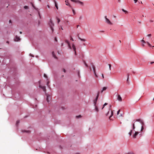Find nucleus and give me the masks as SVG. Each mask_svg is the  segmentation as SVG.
Masks as SVG:
<instances>
[{
  "label": "nucleus",
  "mask_w": 154,
  "mask_h": 154,
  "mask_svg": "<svg viewBox=\"0 0 154 154\" xmlns=\"http://www.w3.org/2000/svg\"><path fill=\"white\" fill-rule=\"evenodd\" d=\"M117 100L120 102L122 101V98L119 94H118Z\"/></svg>",
  "instance_id": "nucleus-9"
},
{
  "label": "nucleus",
  "mask_w": 154,
  "mask_h": 154,
  "mask_svg": "<svg viewBox=\"0 0 154 154\" xmlns=\"http://www.w3.org/2000/svg\"><path fill=\"white\" fill-rule=\"evenodd\" d=\"M92 67H93V68L94 73H95L96 72L95 68V66H94V65H92Z\"/></svg>",
  "instance_id": "nucleus-18"
},
{
  "label": "nucleus",
  "mask_w": 154,
  "mask_h": 154,
  "mask_svg": "<svg viewBox=\"0 0 154 154\" xmlns=\"http://www.w3.org/2000/svg\"><path fill=\"white\" fill-rule=\"evenodd\" d=\"M9 23H11V20H10L9 21Z\"/></svg>",
  "instance_id": "nucleus-51"
},
{
  "label": "nucleus",
  "mask_w": 154,
  "mask_h": 154,
  "mask_svg": "<svg viewBox=\"0 0 154 154\" xmlns=\"http://www.w3.org/2000/svg\"><path fill=\"white\" fill-rule=\"evenodd\" d=\"M121 0H118L119 2H120Z\"/></svg>",
  "instance_id": "nucleus-60"
},
{
  "label": "nucleus",
  "mask_w": 154,
  "mask_h": 154,
  "mask_svg": "<svg viewBox=\"0 0 154 154\" xmlns=\"http://www.w3.org/2000/svg\"><path fill=\"white\" fill-rule=\"evenodd\" d=\"M54 3L55 4V6L56 7V8L58 10V8L57 5V2H56L55 0H54Z\"/></svg>",
  "instance_id": "nucleus-13"
},
{
  "label": "nucleus",
  "mask_w": 154,
  "mask_h": 154,
  "mask_svg": "<svg viewBox=\"0 0 154 154\" xmlns=\"http://www.w3.org/2000/svg\"><path fill=\"white\" fill-rule=\"evenodd\" d=\"M104 106H104V105H103V107L102 108V109H103V108H104Z\"/></svg>",
  "instance_id": "nucleus-55"
},
{
  "label": "nucleus",
  "mask_w": 154,
  "mask_h": 154,
  "mask_svg": "<svg viewBox=\"0 0 154 154\" xmlns=\"http://www.w3.org/2000/svg\"><path fill=\"white\" fill-rule=\"evenodd\" d=\"M102 77L103 79H104V75H103V74H102Z\"/></svg>",
  "instance_id": "nucleus-48"
},
{
  "label": "nucleus",
  "mask_w": 154,
  "mask_h": 154,
  "mask_svg": "<svg viewBox=\"0 0 154 154\" xmlns=\"http://www.w3.org/2000/svg\"><path fill=\"white\" fill-rule=\"evenodd\" d=\"M141 42H143V43H146V42L145 41H144L143 39H142L141 40Z\"/></svg>",
  "instance_id": "nucleus-35"
},
{
  "label": "nucleus",
  "mask_w": 154,
  "mask_h": 154,
  "mask_svg": "<svg viewBox=\"0 0 154 154\" xmlns=\"http://www.w3.org/2000/svg\"><path fill=\"white\" fill-rule=\"evenodd\" d=\"M134 3H136L137 2V0H134Z\"/></svg>",
  "instance_id": "nucleus-44"
},
{
  "label": "nucleus",
  "mask_w": 154,
  "mask_h": 154,
  "mask_svg": "<svg viewBox=\"0 0 154 154\" xmlns=\"http://www.w3.org/2000/svg\"><path fill=\"white\" fill-rule=\"evenodd\" d=\"M49 83V82H48L47 83V85L48 86V84Z\"/></svg>",
  "instance_id": "nucleus-57"
},
{
  "label": "nucleus",
  "mask_w": 154,
  "mask_h": 154,
  "mask_svg": "<svg viewBox=\"0 0 154 154\" xmlns=\"http://www.w3.org/2000/svg\"><path fill=\"white\" fill-rule=\"evenodd\" d=\"M142 46H143V47H144V44H142Z\"/></svg>",
  "instance_id": "nucleus-59"
},
{
  "label": "nucleus",
  "mask_w": 154,
  "mask_h": 154,
  "mask_svg": "<svg viewBox=\"0 0 154 154\" xmlns=\"http://www.w3.org/2000/svg\"><path fill=\"white\" fill-rule=\"evenodd\" d=\"M21 131L23 133H25L27 134H30V131L29 130H22Z\"/></svg>",
  "instance_id": "nucleus-6"
},
{
  "label": "nucleus",
  "mask_w": 154,
  "mask_h": 154,
  "mask_svg": "<svg viewBox=\"0 0 154 154\" xmlns=\"http://www.w3.org/2000/svg\"><path fill=\"white\" fill-rule=\"evenodd\" d=\"M70 40L73 41L74 40L73 38L72 37H71Z\"/></svg>",
  "instance_id": "nucleus-49"
},
{
  "label": "nucleus",
  "mask_w": 154,
  "mask_h": 154,
  "mask_svg": "<svg viewBox=\"0 0 154 154\" xmlns=\"http://www.w3.org/2000/svg\"><path fill=\"white\" fill-rule=\"evenodd\" d=\"M20 40V38L17 35H16L15 38L14 39V40L15 41H18Z\"/></svg>",
  "instance_id": "nucleus-7"
},
{
  "label": "nucleus",
  "mask_w": 154,
  "mask_h": 154,
  "mask_svg": "<svg viewBox=\"0 0 154 154\" xmlns=\"http://www.w3.org/2000/svg\"><path fill=\"white\" fill-rule=\"evenodd\" d=\"M72 48L73 50L74 51L75 54V55H76V47L74 44H72Z\"/></svg>",
  "instance_id": "nucleus-5"
},
{
  "label": "nucleus",
  "mask_w": 154,
  "mask_h": 154,
  "mask_svg": "<svg viewBox=\"0 0 154 154\" xmlns=\"http://www.w3.org/2000/svg\"><path fill=\"white\" fill-rule=\"evenodd\" d=\"M78 75L79 76V71H78Z\"/></svg>",
  "instance_id": "nucleus-54"
},
{
  "label": "nucleus",
  "mask_w": 154,
  "mask_h": 154,
  "mask_svg": "<svg viewBox=\"0 0 154 154\" xmlns=\"http://www.w3.org/2000/svg\"><path fill=\"white\" fill-rule=\"evenodd\" d=\"M20 34H21L22 33V32H21V31H20Z\"/></svg>",
  "instance_id": "nucleus-58"
},
{
  "label": "nucleus",
  "mask_w": 154,
  "mask_h": 154,
  "mask_svg": "<svg viewBox=\"0 0 154 154\" xmlns=\"http://www.w3.org/2000/svg\"><path fill=\"white\" fill-rule=\"evenodd\" d=\"M82 18V17L81 16H80V17H79V19L80 20H81Z\"/></svg>",
  "instance_id": "nucleus-45"
},
{
  "label": "nucleus",
  "mask_w": 154,
  "mask_h": 154,
  "mask_svg": "<svg viewBox=\"0 0 154 154\" xmlns=\"http://www.w3.org/2000/svg\"><path fill=\"white\" fill-rule=\"evenodd\" d=\"M120 109H119V110L117 112V114L118 115L119 114V112H120Z\"/></svg>",
  "instance_id": "nucleus-37"
},
{
  "label": "nucleus",
  "mask_w": 154,
  "mask_h": 154,
  "mask_svg": "<svg viewBox=\"0 0 154 154\" xmlns=\"http://www.w3.org/2000/svg\"><path fill=\"white\" fill-rule=\"evenodd\" d=\"M154 63V62H151L150 63V64H152V63Z\"/></svg>",
  "instance_id": "nucleus-53"
},
{
  "label": "nucleus",
  "mask_w": 154,
  "mask_h": 154,
  "mask_svg": "<svg viewBox=\"0 0 154 154\" xmlns=\"http://www.w3.org/2000/svg\"><path fill=\"white\" fill-rule=\"evenodd\" d=\"M65 42L66 43H67L68 44V47H69V48L70 49H72V47H71V45H70V44L68 42V41H67V40H66L65 41Z\"/></svg>",
  "instance_id": "nucleus-11"
},
{
  "label": "nucleus",
  "mask_w": 154,
  "mask_h": 154,
  "mask_svg": "<svg viewBox=\"0 0 154 154\" xmlns=\"http://www.w3.org/2000/svg\"><path fill=\"white\" fill-rule=\"evenodd\" d=\"M139 133V132L138 131H135V133L133 135H137Z\"/></svg>",
  "instance_id": "nucleus-24"
},
{
  "label": "nucleus",
  "mask_w": 154,
  "mask_h": 154,
  "mask_svg": "<svg viewBox=\"0 0 154 154\" xmlns=\"http://www.w3.org/2000/svg\"><path fill=\"white\" fill-rule=\"evenodd\" d=\"M146 43H147V44L148 45L150 46V47H151V45H150V44L148 42H146Z\"/></svg>",
  "instance_id": "nucleus-28"
},
{
  "label": "nucleus",
  "mask_w": 154,
  "mask_h": 154,
  "mask_svg": "<svg viewBox=\"0 0 154 154\" xmlns=\"http://www.w3.org/2000/svg\"><path fill=\"white\" fill-rule=\"evenodd\" d=\"M50 97V96H47V100L48 102H49V97Z\"/></svg>",
  "instance_id": "nucleus-20"
},
{
  "label": "nucleus",
  "mask_w": 154,
  "mask_h": 154,
  "mask_svg": "<svg viewBox=\"0 0 154 154\" xmlns=\"http://www.w3.org/2000/svg\"><path fill=\"white\" fill-rule=\"evenodd\" d=\"M105 19H106V22L107 23L111 25H112V23H111L109 20L107 18L106 16L105 17Z\"/></svg>",
  "instance_id": "nucleus-4"
},
{
  "label": "nucleus",
  "mask_w": 154,
  "mask_h": 154,
  "mask_svg": "<svg viewBox=\"0 0 154 154\" xmlns=\"http://www.w3.org/2000/svg\"><path fill=\"white\" fill-rule=\"evenodd\" d=\"M47 7L48 8H50V6L48 5H47Z\"/></svg>",
  "instance_id": "nucleus-56"
},
{
  "label": "nucleus",
  "mask_w": 154,
  "mask_h": 154,
  "mask_svg": "<svg viewBox=\"0 0 154 154\" xmlns=\"http://www.w3.org/2000/svg\"><path fill=\"white\" fill-rule=\"evenodd\" d=\"M151 36V34H149L147 35V36L148 37H150Z\"/></svg>",
  "instance_id": "nucleus-42"
},
{
  "label": "nucleus",
  "mask_w": 154,
  "mask_h": 154,
  "mask_svg": "<svg viewBox=\"0 0 154 154\" xmlns=\"http://www.w3.org/2000/svg\"><path fill=\"white\" fill-rule=\"evenodd\" d=\"M72 12H73V13L74 14H75V10L72 8Z\"/></svg>",
  "instance_id": "nucleus-30"
},
{
  "label": "nucleus",
  "mask_w": 154,
  "mask_h": 154,
  "mask_svg": "<svg viewBox=\"0 0 154 154\" xmlns=\"http://www.w3.org/2000/svg\"><path fill=\"white\" fill-rule=\"evenodd\" d=\"M81 117V116L80 115H79V116H76V118H80Z\"/></svg>",
  "instance_id": "nucleus-32"
},
{
  "label": "nucleus",
  "mask_w": 154,
  "mask_h": 154,
  "mask_svg": "<svg viewBox=\"0 0 154 154\" xmlns=\"http://www.w3.org/2000/svg\"><path fill=\"white\" fill-rule=\"evenodd\" d=\"M44 76L45 77V78H48V77L47 75L45 74H44Z\"/></svg>",
  "instance_id": "nucleus-31"
},
{
  "label": "nucleus",
  "mask_w": 154,
  "mask_h": 154,
  "mask_svg": "<svg viewBox=\"0 0 154 154\" xmlns=\"http://www.w3.org/2000/svg\"><path fill=\"white\" fill-rule=\"evenodd\" d=\"M99 93H100L98 91L97 93V95L95 99L94 100V106H95V105H96V104L97 103V100L98 98L99 97Z\"/></svg>",
  "instance_id": "nucleus-3"
},
{
  "label": "nucleus",
  "mask_w": 154,
  "mask_h": 154,
  "mask_svg": "<svg viewBox=\"0 0 154 154\" xmlns=\"http://www.w3.org/2000/svg\"><path fill=\"white\" fill-rule=\"evenodd\" d=\"M109 112H108V113H107L106 115V116H108V114H109Z\"/></svg>",
  "instance_id": "nucleus-52"
},
{
  "label": "nucleus",
  "mask_w": 154,
  "mask_h": 154,
  "mask_svg": "<svg viewBox=\"0 0 154 154\" xmlns=\"http://www.w3.org/2000/svg\"><path fill=\"white\" fill-rule=\"evenodd\" d=\"M72 2L75 3H78L80 4L81 5L84 6V3L83 2L76 0H70Z\"/></svg>",
  "instance_id": "nucleus-2"
},
{
  "label": "nucleus",
  "mask_w": 154,
  "mask_h": 154,
  "mask_svg": "<svg viewBox=\"0 0 154 154\" xmlns=\"http://www.w3.org/2000/svg\"><path fill=\"white\" fill-rule=\"evenodd\" d=\"M24 8L25 9H28L29 8V7L28 6H25L24 7Z\"/></svg>",
  "instance_id": "nucleus-26"
},
{
  "label": "nucleus",
  "mask_w": 154,
  "mask_h": 154,
  "mask_svg": "<svg viewBox=\"0 0 154 154\" xmlns=\"http://www.w3.org/2000/svg\"><path fill=\"white\" fill-rule=\"evenodd\" d=\"M129 74L128 73V74H127L128 78H127V81H128V79H129Z\"/></svg>",
  "instance_id": "nucleus-34"
},
{
  "label": "nucleus",
  "mask_w": 154,
  "mask_h": 154,
  "mask_svg": "<svg viewBox=\"0 0 154 154\" xmlns=\"http://www.w3.org/2000/svg\"><path fill=\"white\" fill-rule=\"evenodd\" d=\"M127 154H134L133 152H129Z\"/></svg>",
  "instance_id": "nucleus-41"
},
{
  "label": "nucleus",
  "mask_w": 154,
  "mask_h": 154,
  "mask_svg": "<svg viewBox=\"0 0 154 154\" xmlns=\"http://www.w3.org/2000/svg\"><path fill=\"white\" fill-rule=\"evenodd\" d=\"M140 3H141V4H143L142 2H141H141H140Z\"/></svg>",
  "instance_id": "nucleus-62"
},
{
  "label": "nucleus",
  "mask_w": 154,
  "mask_h": 154,
  "mask_svg": "<svg viewBox=\"0 0 154 154\" xmlns=\"http://www.w3.org/2000/svg\"><path fill=\"white\" fill-rule=\"evenodd\" d=\"M107 104H107V103H104V104L103 105H104V106H105L106 105H107Z\"/></svg>",
  "instance_id": "nucleus-47"
},
{
  "label": "nucleus",
  "mask_w": 154,
  "mask_h": 154,
  "mask_svg": "<svg viewBox=\"0 0 154 154\" xmlns=\"http://www.w3.org/2000/svg\"><path fill=\"white\" fill-rule=\"evenodd\" d=\"M113 111H111V116L109 117V119H110V118L113 115Z\"/></svg>",
  "instance_id": "nucleus-21"
},
{
  "label": "nucleus",
  "mask_w": 154,
  "mask_h": 154,
  "mask_svg": "<svg viewBox=\"0 0 154 154\" xmlns=\"http://www.w3.org/2000/svg\"><path fill=\"white\" fill-rule=\"evenodd\" d=\"M62 77H64V75H62Z\"/></svg>",
  "instance_id": "nucleus-64"
},
{
  "label": "nucleus",
  "mask_w": 154,
  "mask_h": 154,
  "mask_svg": "<svg viewBox=\"0 0 154 154\" xmlns=\"http://www.w3.org/2000/svg\"><path fill=\"white\" fill-rule=\"evenodd\" d=\"M133 129H134L135 128V126H134V123L133 125Z\"/></svg>",
  "instance_id": "nucleus-38"
},
{
  "label": "nucleus",
  "mask_w": 154,
  "mask_h": 154,
  "mask_svg": "<svg viewBox=\"0 0 154 154\" xmlns=\"http://www.w3.org/2000/svg\"><path fill=\"white\" fill-rule=\"evenodd\" d=\"M48 24L53 32L54 31V29L53 27L54 26V24L51 19H50L48 23Z\"/></svg>",
  "instance_id": "nucleus-1"
},
{
  "label": "nucleus",
  "mask_w": 154,
  "mask_h": 154,
  "mask_svg": "<svg viewBox=\"0 0 154 154\" xmlns=\"http://www.w3.org/2000/svg\"><path fill=\"white\" fill-rule=\"evenodd\" d=\"M56 19H57V23H59L60 22V19H59L57 17L56 18Z\"/></svg>",
  "instance_id": "nucleus-22"
},
{
  "label": "nucleus",
  "mask_w": 154,
  "mask_h": 154,
  "mask_svg": "<svg viewBox=\"0 0 154 154\" xmlns=\"http://www.w3.org/2000/svg\"><path fill=\"white\" fill-rule=\"evenodd\" d=\"M84 63H85V66H86V67H88V65L87 64V63H86L85 62H84Z\"/></svg>",
  "instance_id": "nucleus-43"
},
{
  "label": "nucleus",
  "mask_w": 154,
  "mask_h": 154,
  "mask_svg": "<svg viewBox=\"0 0 154 154\" xmlns=\"http://www.w3.org/2000/svg\"><path fill=\"white\" fill-rule=\"evenodd\" d=\"M149 22L151 23H152V22H153V20H149Z\"/></svg>",
  "instance_id": "nucleus-46"
},
{
  "label": "nucleus",
  "mask_w": 154,
  "mask_h": 154,
  "mask_svg": "<svg viewBox=\"0 0 154 154\" xmlns=\"http://www.w3.org/2000/svg\"><path fill=\"white\" fill-rule=\"evenodd\" d=\"M63 71L65 73V72H66V70L65 69H63Z\"/></svg>",
  "instance_id": "nucleus-40"
},
{
  "label": "nucleus",
  "mask_w": 154,
  "mask_h": 154,
  "mask_svg": "<svg viewBox=\"0 0 154 154\" xmlns=\"http://www.w3.org/2000/svg\"><path fill=\"white\" fill-rule=\"evenodd\" d=\"M122 10L123 12H125V14H127L128 13V11H126L124 9H122Z\"/></svg>",
  "instance_id": "nucleus-23"
},
{
  "label": "nucleus",
  "mask_w": 154,
  "mask_h": 154,
  "mask_svg": "<svg viewBox=\"0 0 154 154\" xmlns=\"http://www.w3.org/2000/svg\"><path fill=\"white\" fill-rule=\"evenodd\" d=\"M65 2L66 3V5L69 6V7L72 8L71 6V5H70L69 4V3L68 2V0H65Z\"/></svg>",
  "instance_id": "nucleus-10"
},
{
  "label": "nucleus",
  "mask_w": 154,
  "mask_h": 154,
  "mask_svg": "<svg viewBox=\"0 0 154 154\" xmlns=\"http://www.w3.org/2000/svg\"><path fill=\"white\" fill-rule=\"evenodd\" d=\"M31 4L32 5V6L33 7V8H34L35 9V7L34 6V5L33 4V3L31 2Z\"/></svg>",
  "instance_id": "nucleus-33"
},
{
  "label": "nucleus",
  "mask_w": 154,
  "mask_h": 154,
  "mask_svg": "<svg viewBox=\"0 0 154 154\" xmlns=\"http://www.w3.org/2000/svg\"><path fill=\"white\" fill-rule=\"evenodd\" d=\"M79 25H77V28H78V27H79Z\"/></svg>",
  "instance_id": "nucleus-61"
},
{
  "label": "nucleus",
  "mask_w": 154,
  "mask_h": 154,
  "mask_svg": "<svg viewBox=\"0 0 154 154\" xmlns=\"http://www.w3.org/2000/svg\"><path fill=\"white\" fill-rule=\"evenodd\" d=\"M108 65L109 66V70H111V65L110 64H108Z\"/></svg>",
  "instance_id": "nucleus-29"
},
{
  "label": "nucleus",
  "mask_w": 154,
  "mask_h": 154,
  "mask_svg": "<svg viewBox=\"0 0 154 154\" xmlns=\"http://www.w3.org/2000/svg\"><path fill=\"white\" fill-rule=\"evenodd\" d=\"M134 132V131L131 130L130 131L129 133V134L131 135L132 134H133Z\"/></svg>",
  "instance_id": "nucleus-19"
},
{
  "label": "nucleus",
  "mask_w": 154,
  "mask_h": 154,
  "mask_svg": "<svg viewBox=\"0 0 154 154\" xmlns=\"http://www.w3.org/2000/svg\"><path fill=\"white\" fill-rule=\"evenodd\" d=\"M136 121H137L139 122H141V123H142V125H143L144 124L143 123V122L140 119H137Z\"/></svg>",
  "instance_id": "nucleus-12"
},
{
  "label": "nucleus",
  "mask_w": 154,
  "mask_h": 154,
  "mask_svg": "<svg viewBox=\"0 0 154 154\" xmlns=\"http://www.w3.org/2000/svg\"><path fill=\"white\" fill-rule=\"evenodd\" d=\"M94 73V75H95V76H96V77H98V76H97V74H96V72H95V73Z\"/></svg>",
  "instance_id": "nucleus-39"
},
{
  "label": "nucleus",
  "mask_w": 154,
  "mask_h": 154,
  "mask_svg": "<svg viewBox=\"0 0 154 154\" xmlns=\"http://www.w3.org/2000/svg\"><path fill=\"white\" fill-rule=\"evenodd\" d=\"M106 89L107 88L106 87H103V88L102 90L101 91V93H102L104 91L106 90Z\"/></svg>",
  "instance_id": "nucleus-15"
},
{
  "label": "nucleus",
  "mask_w": 154,
  "mask_h": 154,
  "mask_svg": "<svg viewBox=\"0 0 154 154\" xmlns=\"http://www.w3.org/2000/svg\"><path fill=\"white\" fill-rule=\"evenodd\" d=\"M55 41H56V42L57 41V38L56 37H55Z\"/></svg>",
  "instance_id": "nucleus-50"
},
{
  "label": "nucleus",
  "mask_w": 154,
  "mask_h": 154,
  "mask_svg": "<svg viewBox=\"0 0 154 154\" xmlns=\"http://www.w3.org/2000/svg\"><path fill=\"white\" fill-rule=\"evenodd\" d=\"M102 32H104V31H101Z\"/></svg>",
  "instance_id": "nucleus-63"
},
{
  "label": "nucleus",
  "mask_w": 154,
  "mask_h": 154,
  "mask_svg": "<svg viewBox=\"0 0 154 154\" xmlns=\"http://www.w3.org/2000/svg\"><path fill=\"white\" fill-rule=\"evenodd\" d=\"M19 121H17L16 122V125H17L19 123Z\"/></svg>",
  "instance_id": "nucleus-36"
},
{
  "label": "nucleus",
  "mask_w": 154,
  "mask_h": 154,
  "mask_svg": "<svg viewBox=\"0 0 154 154\" xmlns=\"http://www.w3.org/2000/svg\"><path fill=\"white\" fill-rule=\"evenodd\" d=\"M143 129H144L143 127V126H141V130H140V131L141 132L143 131Z\"/></svg>",
  "instance_id": "nucleus-27"
},
{
  "label": "nucleus",
  "mask_w": 154,
  "mask_h": 154,
  "mask_svg": "<svg viewBox=\"0 0 154 154\" xmlns=\"http://www.w3.org/2000/svg\"><path fill=\"white\" fill-rule=\"evenodd\" d=\"M39 87L41 88H42L44 92L46 91V87L45 86H42L41 85H39Z\"/></svg>",
  "instance_id": "nucleus-8"
},
{
  "label": "nucleus",
  "mask_w": 154,
  "mask_h": 154,
  "mask_svg": "<svg viewBox=\"0 0 154 154\" xmlns=\"http://www.w3.org/2000/svg\"><path fill=\"white\" fill-rule=\"evenodd\" d=\"M52 55L53 56V57L55 59H57V57H56V55H55V54H54V51H53L52 52Z\"/></svg>",
  "instance_id": "nucleus-16"
},
{
  "label": "nucleus",
  "mask_w": 154,
  "mask_h": 154,
  "mask_svg": "<svg viewBox=\"0 0 154 154\" xmlns=\"http://www.w3.org/2000/svg\"><path fill=\"white\" fill-rule=\"evenodd\" d=\"M137 135H132V138L133 139H135L136 138Z\"/></svg>",
  "instance_id": "nucleus-25"
},
{
  "label": "nucleus",
  "mask_w": 154,
  "mask_h": 154,
  "mask_svg": "<svg viewBox=\"0 0 154 154\" xmlns=\"http://www.w3.org/2000/svg\"><path fill=\"white\" fill-rule=\"evenodd\" d=\"M78 38H79L80 39L81 41H83V42H85L86 40L85 39H83V38H80V37H78Z\"/></svg>",
  "instance_id": "nucleus-17"
},
{
  "label": "nucleus",
  "mask_w": 154,
  "mask_h": 154,
  "mask_svg": "<svg viewBox=\"0 0 154 154\" xmlns=\"http://www.w3.org/2000/svg\"><path fill=\"white\" fill-rule=\"evenodd\" d=\"M95 106V111L96 112H98L99 109H98V107L96 105H95V106Z\"/></svg>",
  "instance_id": "nucleus-14"
}]
</instances>
